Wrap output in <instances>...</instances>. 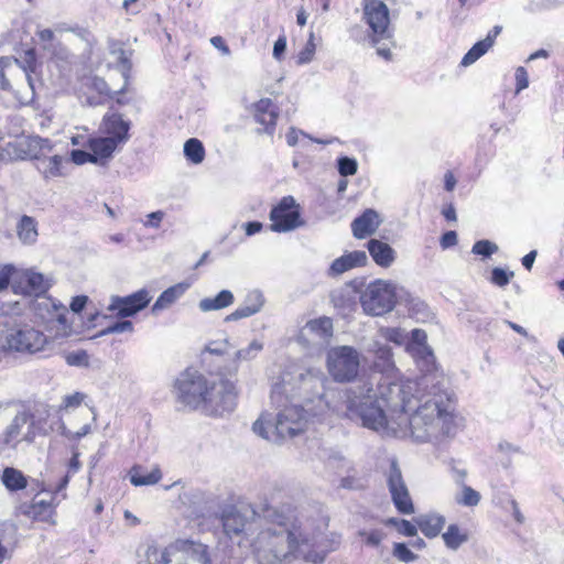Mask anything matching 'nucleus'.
I'll use <instances>...</instances> for the list:
<instances>
[{
    "label": "nucleus",
    "mask_w": 564,
    "mask_h": 564,
    "mask_svg": "<svg viewBox=\"0 0 564 564\" xmlns=\"http://www.w3.org/2000/svg\"><path fill=\"white\" fill-rule=\"evenodd\" d=\"M367 249L375 263L381 268H389L395 260V251L387 242L370 239Z\"/></svg>",
    "instance_id": "b1692460"
},
{
    "label": "nucleus",
    "mask_w": 564,
    "mask_h": 564,
    "mask_svg": "<svg viewBox=\"0 0 564 564\" xmlns=\"http://www.w3.org/2000/svg\"><path fill=\"white\" fill-rule=\"evenodd\" d=\"M300 135H303L304 138H307L308 137V133L302 131V130H299L296 128H291L289 130V132L286 133L285 138H286V143L290 145V147H294L299 142V138Z\"/></svg>",
    "instance_id": "69168bd1"
},
{
    "label": "nucleus",
    "mask_w": 564,
    "mask_h": 564,
    "mask_svg": "<svg viewBox=\"0 0 564 564\" xmlns=\"http://www.w3.org/2000/svg\"><path fill=\"white\" fill-rule=\"evenodd\" d=\"M445 522V517L438 513L421 514L415 519V523L420 531L430 539L435 538L441 533Z\"/></svg>",
    "instance_id": "a878e982"
},
{
    "label": "nucleus",
    "mask_w": 564,
    "mask_h": 564,
    "mask_svg": "<svg viewBox=\"0 0 564 564\" xmlns=\"http://www.w3.org/2000/svg\"><path fill=\"white\" fill-rule=\"evenodd\" d=\"M69 482V475L66 474L62 476L56 484H50L48 488L45 489L46 491H50L51 494L57 496L62 491H64Z\"/></svg>",
    "instance_id": "680f3d73"
},
{
    "label": "nucleus",
    "mask_w": 564,
    "mask_h": 564,
    "mask_svg": "<svg viewBox=\"0 0 564 564\" xmlns=\"http://www.w3.org/2000/svg\"><path fill=\"white\" fill-rule=\"evenodd\" d=\"M134 329L132 322L130 321H120L116 322L105 329L100 332L101 335H108V334H120V333H132Z\"/></svg>",
    "instance_id": "3c124183"
},
{
    "label": "nucleus",
    "mask_w": 564,
    "mask_h": 564,
    "mask_svg": "<svg viewBox=\"0 0 564 564\" xmlns=\"http://www.w3.org/2000/svg\"><path fill=\"white\" fill-rule=\"evenodd\" d=\"M85 398L86 395L83 392H74L72 394H67L63 398L59 409L67 411L69 409L78 408Z\"/></svg>",
    "instance_id": "864d4df0"
},
{
    "label": "nucleus",
    "mask_w": 564,
    "mask_h": 564,
    "mask_svg": "<svg viewBox=\"0 0 564 564\" xmlns=\"http://www.w3.org/2000/svg\"><path fill=\"white\" fill-rule=\"evenodd\" d=\"M87 300L88 299L85 295L75 296L70 303L72 311L75 313L82 312L87 303Z\"/></svg>",
    "instance_id": "774afa93"
},
{
    "label": "nucleus",
    "mask_w": 564,
    "mask_h": 564,
    "mask_svg": "<svg viewBox=\"0 0 564 564\" xmlns=\"http://www.w3.org/2000/svg\"><path fill=\"white\" fill-rule=\"evenodd\" d=\"M254 120L264 127V132L272 135L279 116L278 107L270 98H262L252 106Z\"/></svg>",
    "instance_id": "6ab92c4d"
},
{
    "label": "nucleus",
    "mask_w": 564,
    "mask_h": 564,
    "mask_svg": "<svg viewBox=\"0 0 564 564\" xmlns=\"http://www.w3.org/2000/svg\"><path fill=\"white\" fill-rule=\"evenodd\" d=\"M514 78H516V94H519L521 90L528 88L529 76H528V72L525 70L524 67L520 66L516 69Z\"/></svg>",
    "instance_id": "4d7b16f0"
},
{
    "label": "nucleus",
    "mask_w": 564,
    "mask_h": 564,
    "mask_svg": "<svg viewBox=\"0 0 564 564\" xmlns=\"http://www.w3.org/2000/svg\"><path fill=\"white\" fill-rule=\"evenodd\" d=\"M480 499V494L467 485H463L460 494L455 497V501L465 507H476Z\"/></svg>",
    "instance_id": "4c0bfd02"
},
{
    "label": "nucleus",
    "mask_w": 564,
    "mask_h": 564,
    "mask_svg": "<svg viewBox=\"0 0 564 564\" xmlns=\"http://www.w3.org/2000/svg\"><path fill=\"white\" fill-rule=\"evenodd\" d=\"M264 293L259 289L249 290L241 304L225 317V322H237L259 314L265 305Z\"/></svg>",
    "instance_id": "f3484780"
},
{
    "label": "nucleus",
    "mask_w": 564,
    "mask_h": 564,
    "mask_svg": "<svg viewBox=\"0 0 564 564\" xmlns=\"http://www.w3.org/2000/svg\"><path fill=\"white\" fill-rule=\"evenodd\" d=\"M12 64L20 66V62L15 58L2 56L0 57V87L2 90H10L11 85L4 75V69L10 67Z\"/></svg>",
    "instance_id": "09e8293b"
},
{
    "label": "nucleus",
    "mask_w": 564,
    "mask_h": 564,
    "mask_svg": "<svg viewBox=\"0 0 564 564\" xmlns=\"http://www.w3.org/2000/svg\"><path fill=\"white\" fill-rule=\"evenodd\" d=\"M91 432V425L85 424L80 427L79 431L73 432L66 427V425L62 422L59 425V434L65 437L67 441L76 442L88 435Z\"/></svg>",
    "instance_id": "c03bdc74"
},
{
    "label": "nucleus",
    "mask_w": 564,
    "mask_h": 564,
    "mask_svg": "<svg viewBox=\"0 0 564 564\" xmlns=\"http://www.w3.org/2000/svg\"><path fill=\"white\" fill-rule=\"evenodd\" d=\"M189 285L184 282L170 286L169 289L163 291L161 295L158 297V300L152 306V312L156 313L170 307L187 291Z\"/></svg>",
    "instance_id": "c85d7f7f"
},
{
    "label": "nucleus",
    "mask_w": 564,
    "mask_h": 564,
    "mask_svg": "<svg viewBox=\"0 0 564 564\" xmlns=\"http://www.w3.org/2000/svg\"><path fill=\"white\" fill-rule=\"evenodd\" d=\"M131 120L121 113L108 110L99 124V133L123 147L130 139Z\"/></svg>",
    "instance_id": "dca6fc26"
},
{
    "label": "nucleus",
    "mask_w": 564,
    "mask_h": 564,
    "mask_svg": "<svg viewBox=\"0 0 564 564\" xmlns=\"http://www.w3.org/2000/svg\"><path fill=\"white\" fill-rule=\"evenodd\" d=\"M393 555L401 562L410 563L415 561L416 555L404 543H395Z\"/></svg>",
    "instance_id": "603ef678"
},
{
    "label": "nucleus",
    "mask_w": 564,
    "mask_h": 564,
    "mask_svg": "<svg viewBox=\"0 0 564 564\" xmlns=\"http://www.w3.org/2000/svg\"><path fill=\"white\" fill-rule=\"evenodd\" d=\"M53 144L48 139L40 137H33L29 140V150L31 156L35 153L40 154V158L47 156L46 154L52 151Z\"/></svg>",
    "instance_id": "a19ab883"
},
{
    "label": "nucleus",
    "mask_w": 564,
    "mask_h": 564,
    "mask_svg": "<svg viewBox=\"0 0 564 564\" xmlns=\"http://www.w3.org/2000/svg\"><path fill=\"white\" fill-rule=\"evenodd\" d=\"M286 50V37L285 35H280L273 45V57L276 61H281L283 58L284 52Z\"/></svg>",
    "instance_id": "e2e57ef3"
},
{
    "label": "nucleus",
    "mask_w": 564,
    "mask_h": 564,
    "mask_svg": "<svg viewBox=\"0 0 564 564\" xmlns=\"http://www.w3.org/2000/svg\"><path fill=\"white\" fill-rule=\"evenodd\" d=\"M47 434L45 420L22 410L19 411L0 434V441L15 446L22 441L32 442L37 435Z\"/></svg>",
    "instance_id": "6e6552de"
},
{
    "label": "nucleus",
    "mask_w": 564,
    "mask_h": 564,
    "mask_svg": "<svg viewBox=\"0 0 564 564\" xmlns=\"http://www.w3.org/2000/svg\"><path fill=\"white\" fill-rule=\"evenodd\" d=\"M388 522L393 524L398 529V531L405 536H415L417 533V524H413L408 520L390 519Z\"/></svg>",
    "instance_id": "de8ad7c7"
},
{
    "label": "nucleus",
    "mask_w": 564,
    "mask_h": 564,
    "mask_svg": "<svg viewBox=\"0 0 564 564\" xmlns=\"http://www.w3.org/2000/svg\"><path fill=\"white\" fill-rule=\"evenodd\" d=\"M359 301L367 315L381 316L394 308L397 285L390 281L375 280L361 291Z\"/></svg>",
    "instance_id": "423d86ee"
},
{
    "label": "nucleus",
    "mask_w": 564,
    "mask_h": 564,
    "mask_svg": "<svg viewBox=\"0 0 564 564\" xmlns=\"http://www.w3.org/2000/svg\"><path fill=\"white\" fill-rule=\"evenodd\" d=\"M387 482L392 501L398 511L404 514L413 513L414 506L395 460H392L390 464V468L387 473Z\"/></svg>",
    "instance_id": "2eb2a0df"
},
{
    "label": "nucleus",
    "mask_w": 564,
    "mask_h": 564,
    "mask_svg": "<svg viewBox=\"0 0 564 564\" xmlns=\"http://www.w3.org/2000/svg\"><path fill=\"white\" fill-rule=\"evenodd\" d=\"M235 303V295L230 290H221L215 296H207L198 302V308L203 313L220 311Z\"/></svg>",
    "instance_id": "393cba45"
},
{
    "label": "nucleus",
    "mask_w": 564,
    "mask_h": 564,
    "mask_svg": "<svg viewBox=\"0 0 564 564\" xmlns=\"http://www.w3.org/2000/svg\"><path fill=\"white\" fill-rule=\"evenodd\" d=\"M130 482L135 486H151L158 484L162 478L161 469L155 466L150 473L143 474V467L134 465L129 471Z\"/></svg>",
    "instance_id": "c756f323"
},
{
    "label": "nucleus",
    "mask_w": 564,
    "mask_h": 564,
    "mask_svg": "<svg viewBox=\"0 0 564 564\" xmlns=\"http://www.w3.org/2000/svg\"><path fill=\"white\" fill-rule=\"evenodd\" d=\"M70 156H72V161L76 164H84L86 162H93L94 163V158H93V152H86L84 150H73L72 153H70Z\"/></svg>",
    "instance_id": "052dcab7"
},
{
    "label": "nucleus",
    "mask_w": 564,
    "mask_h": 564,
    "mask_svg": "<svg viewBox=\"0 0 564 564\" xmlns=\"http://www.w3.org/2000/svg\"><path fill=\"white\" fill-rule=\"evenodd\" d=\"M17 232L19 239L23 243H34L39 236L36 220L33 217L26 215L22 216L17 225Z\"/></svg>",
    "instance_id": "7c9ffc66"
},
{
    "label": "nucleus",
    "mask_w": 564,
    "mask_h": 564,
    "mask_svg": "<svg viewBox=\"0 0 564 564\" xmlns=\"http://www.w3.org/2000/svg\"><path fill=\"white\" fill-rule=\"evenodd\" d=\"M269 523L251 541L259 564H323L327 554L337 549L340 536L325 534V521L317 529L310 520L286 517L267 508Z\"/></svg>",
    "instance_id": "f03ea898"
},
{
    "label": "nucleus",
    "mask_w": 564,
    "mask_h": 564,
    "mask_svg": "<svg viewBox=\"0 0 564 564\" xmlns=\"http://www.w3.org/2000/svg\"><path fill=\"white\" fill-rule=\"evenodd\" d=\"M271 226L274 232H288L303 225L299 205L292 196L283 197L270 212Z\"/></svg>",
    "instance_id": "f8f14e48"
},
{
    "label": "nucleus",
    "mask_w": 564,
    "mask_h": 564,
    "mask_svg": "<svg viewBox=\"0 0 564 564\" xmlns=\"http://www.w3.org/2000/svg\"><path fill=\"white\" fill-rule=\"evenodd\" d=\"M263 347L264 345L262 340L253 339L247 347L238 349L234 355L229 373L235 376L238 372L239 364L256 359L258 355L263 350Z\"/></svg>",
    "instance_id": "bb28decb"
},
{
    "label": "nucleus",
    "mask_w": 564,
    "mask_h": 564,
    "mask_svg": "<svg viewBox=\"0 0 564 564\" xmlns=\"http://www.w3.org/2000/svg\"><path fill=\"white\" fill-rule=\"evenodd\" d=\"M380 223L379 214L375 209H366L351 223L352 235L358 239H364L375 234Z\"/></svg>",
    "instance_id": "5701e85b"
},
{
    "label": "nucleus",
    "mask_w": 564,
    "mask_h": 564,
    "mask_svg": "<svg viewBox=\"0 0 564 564\" xmlns=\"http://www.w3.org/2000/svg\"><path fill=\"white\" fill-rule=\"evenodd\" d=\"M54 498L50 500H33L32 503H21L18 511L35 521L54 523L53 517L55 514Z\"/></svg>",
    "instance_id": "a211bd4d"
},
{
    "label": "nucleus",
    "mask_w": 564,
    "mask_h": 564,
    "mask_svg": "<svg viewBox=\"0 0 564 564\" xmlns=\"http://www.w3.org/2000/svg\"><path fill=\"white\" fill-rule=\"evenodd\" d=\"M47 337L30 324H14L7 328L1 346L9 351L36 352L43 349Z\"/></svg>",
    "instance_id": "9b49d317"
},
{
    "label": "nucleus",
    "mask_w": 564,
    "mask_h": 564,
    "mask_svg": "<svg viewBox=\"0 0 564 564\" xmlns=\"http://www.w3.org/2000/svg\"><path fill=\"white\" fill-rule=\"evenodd\" d=\"M498 251V246L489 240H478L474 243L471 252L475 254L490 257Z\"/></svg>",
    "instance_id": "49530a36"
},
{
    "label": "nucleus",
    "mask_w": 564,
    "mask_h": 564,
    "mask_svg": "<svg viewBox=\"0 0 564 564\" xmlns=\"http://www.w3.org/2000/svg\"><path fill=\"white\" fill-rule=\"evenodd\" d=\"M316 51L315 35L314 32H310L305 46L299 52L296 56V63L299 65H305L312 62Z\"/></svg>",
    "instance_id": "ea45409f"
},
{
    "label": "nucleus",
    "mask_w": 564,
    "mask_h": 564,
    "mask_svg": "<svg viewBox=\"0 0 564 564\" xmlns=\"http://www.w3.org/2000/svg\"><path fill=\"white\" fill-rule=\"evenodd\" d=\"M184 155L193 164L202 163L205 158V149L203 143L195 138L187 140L184 144Z\"/></svg>",
    "instance_id": "c9c22d12"
},
{
    "label": "nucleus",
    "mask_w": 564,
    "mask_h": 564,
    "mask_svg": "<svg viewBox=\"0 0 564 564\" xmlns=\"http://www.w3.org/2000/svg\"><path fill=\"white\" fill-rule=\"evenodd\" d=\"M513 275L514 273L512 271H506L502 268H494L491 270L490 282L499 288H503L509 284Z\"/></svg>",
    "instance_id": "a18cd8bd"
},
{
    "label": "nucleus",
    "mask_w": 564,
    "mask_h": 564,
    "mask_svg": "<svg viewBox=\"0 0 564 564\" xmlns=\"http://www.w3.org/2000/svg\"><path fill=\"white\" fill-rule=\"evenodd\" d=\"M458 242L457 234L454 230L446 231L440 240L441 248L443 250L449 249L456 246Z\"/></svg>",
    "instance_id": "bf43d9fd"
},
{
    "label": "nucleus",
    "mask_w": 564,
    "mask_h": 564,
    "mask_svg": "<svg viewBox=\"0 0 564 564\" xmlns=\"http://www.w3.org/2000/svg\"><path fill=\"white\" fill-rule=\"evenodd\" d=\"M219 520L225 535L229 539H239V544L249 535L254 524L235 506L224 507L220 511Z\"/></svg>",
    "instance_id": "ddd939ff"
},
{
    "label": "nucleus",
    "mask_w": 564,
    "mask_h": 564,
    "mask_svg": "<svg viewBox=\"0 0 564 564\" xmlns=\"http://www.w3.org/2000/svg\"><path fill=\"white\" fill-rule=\"evenodd\" d=\"M231 347L229 339L210 341L206 345L205 350L213 355H223Z\"/></svg>",
    "instance_id": "6e6d98bb"
},
{
    "label": "nucleus",
    "mask_w": 564,
    "mask_h": 564,
    "mask_svg": "<svg viewBox=\"0 0 564 564\" xmlns=\"http://www.w3.org/2000/svg\"><path fill=\"white\" fill-rule=\"evenodd\" d=\"M209 379L195 369L183 371L174 383L176 400L189 410H203Z\"/></svg>",
    "instance_id": "0eeeda50"
},
{
    "label": "nucleus",
    "mask_w": 564,
    "mask_h": 564,
    "mask_svg": "<svg viewBox=\"0 0 564 564\" xmlns=\"http://www.w3.org/2000/svg\"><path fill=\"white\" fill-rule=\"evenodd\" d=\"M36 160V169L44 178H53L62 175V163L64 161L61 155H52L40 158L39 153L32 155Z\"/></svg>",
    "instance_id": "cd10ccee"
},
{
    "label": "nucleus",
    "mask_w": 564,
    "mask_h": 564,
    "mask_svg": "<svg viewBox=\"0 0 564 564\" xmlns=\"http://www.w3.org/2000/svg\"><path fill=\"white\" fill-rule=\"evenodd\" d=\"M359 535L362 538V541L372 547H377L381 541L384 539V533L381 530H370V531H359Z\"/></svg>",
    "instance_id": "8fccbe9b"
},
{
    "label": "nucleus",
    "mask_w": 564,
    "mask_h": 564,
    "mask_svg": "<svg viewBox=\"0 0 564 564\" xmlns=\"http://www.w3.org/2000/svg\"><path fill=\"white\" fill-rule=\"evenodd\" d=\"M13 271L14 268L12 265H4L0 270V291H3L8 288Z\"/></svg>",
    "instance_id": "0e129e2a"
},
{
    "label": "nucleus",
    "mask_w": 564,
    "mask_h": 564,
    "mask_svg": "<svg viewBox=\"0 0 564 564\" xmlns=\"http://www.w3.org/2000/svg\"><path fill=\"white\" fill-rule=\"evenodd\" d=\"M337 170L340 176H352L358 171V162L354 158L340 156L337 159Z\"/></svg>",
    "instance_id": "79ce46f5"
},
{
    "label": "nucleus",
    "mask_w": 564,
    "mask_h": 564,
    "mask_svg": "<svg viewBox=\"0 0 564 564\" xmlns=\"http://www.w3.org/2000/svg\"><path fill=\"white\" fill-rule=\"evenodd\" d=\"M411 337L414 344L419 345L424 351L425 356L423 357L425 364L432 365L434 362V356L433 354L427 350V347L425 346L426 343V334L422 329H413L411 332Z\"/></svg>",
    "instance_id": "37998d69"
},
{
    "label": "nucleus",
    "mask_w": 564,
    "mask_h": 564,
    "mask_svg": "<svg viewBox=\"0 0 564 564\" xmlns=\"http://www.w3.org/2000/svg\"><path fill=\"white\" fill-rule=\"evenodd\" d=\"M362 20L368 26L367 39L371 46L391 41L390 10L381 0H362Z\"/></svg>",
    "instance_id": "1a4fd4ad"
},
{
    "label": "nucleus",
    "mask_w": 564,
    "mask_h": 564,
    "mask_svg": "<svg viewBox=\"0 0 564 564\" xmlns=\"http://www.w3.org/2000/svg\"><path fill=\"white\" fill-rule=\"evenodd\" d=\"M111 53L112 54H118L117 61L121 64L122 76L127 80V74H128V72L131 68L129 56L127 55V53L121 47H119L118 50L113 47L111 50Z\"/></svg>",
    "instance_id": "13d9d810"
},
{
    "label": "nucleus",
    "mask_w": 564,
    "mask_h": 564,
    "mask_svg": "<svg viewBox=\"0 0 564 564\" xmlns=\"http://www.w3.org/2000/svg\"><path fill=\"white\" fill-rule=\"evenodd\" d=\"M314 400H307L305 406L290 404L279 410L276 414L263 412L252 425V431L272 443H281L303 433L308 423V416H322L326 410L335 412L341 406L338 392L321 394Z\"/></svg>",
    "instance_id": "7ed1b4c3"
},
{
    "label": "nucleus",
    "mask_w": 564,
    "mask_h": 564,
    "mask_svg": "<svg viewBox=\"0 0 564 564\" xmlns=\"http://www.w3.org/2000/svg\"><path fill=\"white\" fill-rule=\"evenodd\" d=\"M151 299L152 296L147 289H141L127 296L113 295L107 311L115 313L119 318L131 317L145 308Z\"/></svg>",
    "instance_id": "4468645a"
},
{
    "label": "nucleus",
    "mask_w": 564,
    "mask_h": 564,
    "mask_svg": "<svg viewBox=\"0 0 564 564\" xmlns=\"http://www.w3.org/2000/svg\"><path fill=\"white\" fill-rule=\"evenodd\" d=\"M380 378L338 392L343 417L381 436L408 437L420 443H441L458 431L452 393L425 373L420 380H392L395 367L389 346L375 339L369 348Z\"/></svg>",
    "instance_id": "f257e3e1"
},
{
    "label": "nucleus",
    "mask_w": 564,
    "mask_h": 564,
    "mask_svg": "<svg viewBox=\"0 0 564 564\" xmlns=\"http://www.w3.org/2000/svg\"><path fill=\"white\" fill-rule=\"evenodd\" d=\"M23 278L28 284L26 292L29 294H42L47 290V283L42 273L35 272L33 270H26L23 273Z\"/></svg>",
    "instance_id": "72a5a7b5"
},
{
    "label": "nucleus",
    "mask_w": 564,
    "mask_h": 564,
    "mask_svg": "<svg viewBox=\"0 0 564 564\" xmlns=\"http://www.w3.org/2000/svg\"><path fill=\"white\" fill-rule=\"evenodd\" d=\"M304 329L310 330L321 338H328L333 335V322L328 317L311 319L305 324Z\"/></svg>",
    "instance_id": "f704fd0d"
},
{
    "label": "nucleus",
    "mask_w": 564,
    "mask_h": 564,
    "mask_svg": "<svg viewBox=\"0 0 564 564\" xmlns=\"http://www.w3.org/2000/svg\"><path fill=\"white\" fill-rule=\"evenodd\" d=\"M442 538L447 549L456 551L468 541V533L457 524H449Z\"/></svg>",
    "instance_id": "2f4dec72"
},
{
    "label": "nucleus",
    "mask_w": 564,
    "mask_h": 564,
    "mask_svg": "<svg viewBox=\"0 0 564 564\" xmlns=\"http://www.w3.org/2000/svg\"><path fill=\"white\" fill-rule=\"evenodd\" d=\"M502 28L500 25L494 26L487 36L475 43L471 48L463 56L460 66L468 67L484 56L495 44L497 36L500 34Z\"/></svg>",
    "instance_id": "4be33fe9"
},
{
    "label": "nucleus",
    "mask_w": 564,
    "mask_h": 564,
    "mask_svg": "<svg viewBox=\"0 0 564 564\" xmlns=\"http://www.w3.org/2000/svg\"><path fill=\"white\" fill-rule=\"evenodd\" d=\"M145 555L149 564L181 563L185 555L189 557L191 564L212 563L208 546L191 540L176 541L162 550L155 545H150Z\"/></svg>",
    "instance_id": "20e7f679"
},
{
    "label": "nucleus",
    "mask_w": 564,
    "mask_h": 564,
    "mask_svg": "<svg viewBox=\"0 0 564 564\" xmlns=\"http://www.w3.org/2000/svg\"><path fill=\"white\" fill-rule=\"evenodd\" d=\"M2 482L10 491L24 489L28 485V480L20 470L12 467L4 468L2 474Z\"/></svg>",
    "instance_id": "473e14b6"
},
{
    "label": "nucleus",
    "mask_w": 564,
    "mask_h": 564,
    "mask_svg": "<svg viewBox=\"0 0 564 564\" xmlns=\"http://www.w3.org/2000/svg\"><path fill=\"white\" fill-rule=\"evenodd\" d=\"M164 217L165 213L163 210L152 212L145 216V218L142 220V225L145 228L159 229Z\"/></svg>",
    "instance_id": "5fc2aeb1"
},
{
    "label": "nucleus",
    "mask_w": 564,
    "mask_h": 564,
    "mask_svg": "<svg viewBox=\"0 0 564 564\" xmlns=\"http://www.w3.org/2000/svg\"><path fill=\"white\" fill-rule=\"evenodd\" d=\"M210 43L215 48L220 51L223 55L227 56L230 54V48L228 47V45L226 44L225 40L221 36H213L210 39Z\"/></svg>",
    "instance_id": "338daca9"
},
{
    "label": "nucleus",
    "mask_w": 564,
    "mask_h": 564,
    "mask_svg": "<svg viewBox=\"0 0 564 564\" xmlns=\"http://www.w3.org/2000/svg\"><path fill=\"white\" fill-rule=\"evenodd\" d=\"M238 395L236 381L223 376L209 379L202 411L213 416L230 414L237 406Z\"/></svg>",
    "instance_id": "39448f33"
},
{
    "label": "nucleus",
    "mask_w": 564,
    "mask_h": 564,
    "mask_svg": "<svg viewBox=\"0 0 564 564\" xmlns=\"http://www.w3.org/2000/svg\"><path fill=\"white\" fill-rule=\"evenodd\" d=\"M368 257L365 251L355 250L344 253L341 257L335 259L327 270L328 276L336 278L343 273L367 264Z\"/></svg>",
    "instance_id": "aec40b11"
},
{
    "label": "nucleus",
    "mask_w": 564,
    "mask_h": 564,
    "mask_svg": "<svg viewBox=\"0 0 564 564\" xmlns=\"http://www.w3.org/2000/svg\"><path fill=\"white\" fill-rule=\"evenodd\" d=\"M88 147L93 152L94 163L106 165L113 156V153L122 147L116 141L100 134L99 137L88 138Z\"/></svg>",
    "instance_id": "412c9836"
},
{
    "label": "nucleus",
    "mask_w": 564,
    "mask_h": 564,
    "mask_svg": "<svg viewBox=\"0 0 564 564\" xmlns=\"http://www.w3.org/2000/svg\"><path fill=\"white\" fill-rule=\"evenodd\" d=\"M408 338V334L398 327H384L381 328L378 333V338L381 341H391L397 345H403Z\"/></svg>",
    "instance_id": "58836bf2"
},
{
    "label": "nucleus",
    "mask_w": 564,
    "mask_h": 564,
    "mask_svg": "<svg viewBox=\"0 0 564 564\" xmlns=\"http://www.w3.org/2000/svg\"><path fill=\"white\" fill-rule=\"evenodd\" d=\"M25 63H26V66H22V69H23L25 79L29 85L30 96L25 97L23 102L29 104L34 99V94H35L34 80L31 76V73L34 72V64H35V53L33 50H29L25 53Z\"/></svg>",
    "instance_id": "e433bc0d"
},
{
    "label": "nucleus",
    "mask_w": 564,
    "mask_h": 564,
    "mask_svg": "<svg viewBox=\"0 0 564 564\" xmlns=\"http://www.w3.org/2000/svg\"><path fill=\"white\" fill-rule=\"evenodd\" d=\"M360 362V352L351 346H335L327 350V370L336 382L355 380L359 373Z\"/></svg>",
    "instance_id": "9d476101"
}]
</instances>
